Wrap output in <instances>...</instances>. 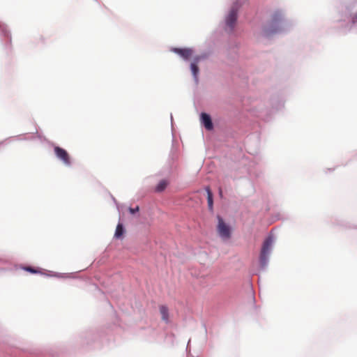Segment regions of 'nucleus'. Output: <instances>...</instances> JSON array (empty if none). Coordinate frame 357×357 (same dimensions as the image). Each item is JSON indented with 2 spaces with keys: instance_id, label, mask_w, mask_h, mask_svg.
Here are the masks:
<instances>
[{
  "instance_id": "f257e3e1",
  "label": "nucleus",
  "mask_w": 357,
  "mask_h": 357,
  "mask_svg": "<svg viewBox=\"0 0 357 357\" xmlns=\"http://www.w3.org/2000/svg\"><path fill=\"white\" fill-rule=\"evenodd\" d=\"M114 316L112 323L86 327L77 332L66 345L50 349L58 351L60 357L71 352L86 354L101 350L109 345L112 333L122 327L121 320L116 312H114Z\"/></svg>"
},
{
  "instance_id": "423d86ee",
  "label": "nucleus",
  "mask_w": 357,
  "mask_h": 357,
  "mask_svg": "<svg viewBox=\"0 0 357 357\" xmlns=\"http://www.w3.org/2000/svg\"><path fill=\"white\" fill-rule=\"evenodd\" d=\"M0 349L10 353L11 357H60L59 351L54 349L29 351L16 347L14 337L1 328Z\"/></svg>"
},
{
  "instance_id": "f8f14e48",
  "label": "nucleus",
  "mask_w": 357,
  "mask_h": 357,
  "mask_svg": "<svg viewBox=\"0 0 357 357\" xmlns=\"http://www.w3.org/2000/svg\"><path fill=\"white\" fill-rule=\"evenodd\" d=\"M0 45L8 60H11L14 56L10 29L6 24L0 23Z\"/></svg>"
},
{
  "instance_id": "6e6552de",
  "label": "nucleus",
  "mask_w": 357,
  "mask_h": 357,
  "mask_svg": "<svg viewBox=\"0 0 357 357\" xmlns=\"http://www.w3.org/2000/svg\"><path fill=\"white\" fill-rule=\"evenodd\" d=\"M274 230L275 228L268 232L262 241L258 258L257 268L259 271H264L268 266L271 255L277 240Z\"/></svg>"
},
{
  "instance_id": "0eeeda50",
  "label": "nucleus",
  "mask_w": 357,
  "mask_h": 357,
  "mask_svg": "<svg viewBox=\"0 0 357 357\" xmlns=\"http://www.w3.org/2000/svg\"><path fill=\"white\" fill-rule=\"evenodd\" d=\"M285 102L284 89L280 90L272 93L270 96L268 100L270 108L256 107L254 109V114L260 120L264 122H269L273 120L276 113L284 109Z\"/></svg>"
},
{
  "instance_id": "c85d7f7f",
  "label": "nucleus",
  "mask_w": 357,
  "mask_h": 357,
  "mask_svg": "<svg viewBox=\"0 0 357 357\" xmlns=\"http://www.w3.org/2000/svg\"><path fill=\"white\" fill-rule=\"evenodd\" d=\"M110 197L115 206L116 204H119V202L117 201V199L111 193H110Z\"/></svg>"
},
{
  "instance_id": "f3484780",
  "label": "nucleus",
  "mask_w": 357,
  "mask_h": 357,
  "mask_svg": "<svg viewBox=\"0 0 357 357\" xmlns=\"http://www.w3.org/2000/svg\"><path fill=\"white\" fill-rule=\"evenodd\" d=\"M203 190L206 193V199L207 202V208L209 213L212 215L215 214L213 194L209 185H204Z\"/></svg>"
},
{
  "instance_id": "7c9ffc66",
  "label": "nucleus",
  "mask_w": 357,
  "mask_h": 357,
  "mask_svg": "<svg viewBox=\"0 0 357 357\" xmlns=\"http://www.w3.org/2000/svg\"><path fill=\"white\" fill-rule=\"evenodd\" d=\"M170 119H171V127H172V129L173 130L174 121L173 115L172 113L170 114Z\"/></svg>"
},
{
  "instance_id": "f704fd0d",
  "label": "nucleus",
  "mask_w": 357,
  "mask_h": 357,
  "mask_svg": "<svg viewBox=\"0 0 357 357\" xmlns=\"http://www.w3.org/2000/svg\"><path fill=\"white\" fill-rule=\"evenodd\" d=\"M4 271V268L0 267V271Z\"/></svg>"
},
{
  "instance_id": "aec40b11",
  "label": "nucleus",
  "mask_w": 357,
  "mask_h": 357,
  "mask_svg": "<svg viewBox=\"0 0 357 357\" xmlns=\"http://www.w3.org/2000/svg\"><path fill=\"white\" fill-rule=\"evenodd\" d=\"M159 312L161 317V320L169 326L174 325V322L170 319V313L168 306L166 304L159 305Z\"/></svg>"
},
{
  "instance_id": "cd10ccee",
  "label": "nucleus",
  "mask_w": 357,
  "mask_h": 357,
  "mask_svg": "<svg viewBox=\"0 0 357 357\" xmlns=\"http://www.w3.org/2000/svg\"><path fill=\"white\" fill-rule=\"evenodd\" d=\"M115 206L116 208V210L119 212V217L121 215L123 218L121 211L125 208V206H126L125 204L119 202V204H116Z\"/></svg>"
},
{
  "instance_id": "a878e982",
  "label": "nucleus",
  "mask_w": 357,
  "mask_h": 357,
  "mask_svg": "<svg viewBox=\"0 0 357 357\" xmlns=\"http://www.w3.org/2000/svg\"><path fill=\"white\" fill-rule=\"evenodd\" d=\"M287 218H283L280 213H273L271 216V221L275 222L278 220H285Z\"/></svg>"
},
{
  "instance_id": "9d476101",
  "label": "nucleus",
  "mask_w": 357,
  "mask_h": 357,
  "mask_svg": "<svg viewBox=\"0 0 357 357\" xmlns=\"http://www.w3.org/2000/svg\"><path fill=\"white\" fill-rule=\"evenodd\" d=\"M214 54L213 49L210 48L208 46L206 50L202 51L199 54H197L195 50L193 60L189 65V71L196 87L198 86L200 82L201 70L199 66V63L208 59Z\"/></svg>"
},
{
  "instance_id": "f03ea898",
  "label": "nucleus",
  "mask_w": 357,
  "mask_h": 357,
  "mask_svg": "<svg viewBox=\"0 0 357 357\" xmlns=\"http://www.w3.org/2000/svg\"><path fill=\"white\" fill-rule=\"evenodd\" d=\"M248 0H234L225 11L223 18L211 33L208 46L215 54L228 53L238 49L239 45L231 37L234 33L236 24L244 5Z\"/></svg>"
},
{
  "instance_id": "72a5a7b5",
  "label": "nucleus",
  "mask_w": 357,
  "mask_h": 357,
  "mask_svg": "<svg viewBox=\"0 0 357 357\" xmlns=\"http://www.w3.org/2000/svg\"><path fill=\"white\" fill-rule=\"evenodd\" d=\"M252 300H253L254 305H255V307H256L257 306L255 305V297H253V298H252Z\"/></svg>"
},
{
  "instance_id": "39448f33",
  "label": "nucleus",
  "mask_w": 357,
  "mask_h": 357,
  "mask_svg": "<svg viewBox=\"0 0 357 357\" xmlns=\"http://www.w3.org/2000/svg\"><path fill=\"white\" fill-rule=\"evenodd\" d=\"M293 26V21L286 17L284 10L277 8L271 14L267 22L261 24L260 35L262 38L269 40L275 36L288 33Z\"/></svg>"
},
{
  "instance_id": "9b49d317",
  "label": "nucleus",
  "mask_w": 357,
  "mask_h": 357,
  "mask_svg": "<svg viewBox=\"0 0 357 357\" xmlns=\"http://www.w3.org/2000/svg\"><path fill=\"white\" fill-rule=\"evenodd\" d=\"M175 169L173 165L169 162L155 174V176H164L155 184V192H162L170 185L172 181L175 179Z\"/></svg>"
},
{
  "instance_id": "393cba45",
  "label": "nucleus",
  "mask_w": 357,
  "mask_h": 357,
  "mask_svg": "<svg viewBox=\"0 0 357 357\" xmlns=\"http://www.w3.org/2000/svg\"><path fill=\"white\" fill-rule=\"evenodd\" d=\"M31 134H32L31 137H34L35 138L37 137L40 141L45 142L47 145H48V142H52L51 140L46 138L43 134L38 133V132H35Z\"/></svg>"
},
{
  "instance_id": "ddd939ff",
  "label": "nucleus",
  "mask_w": 357,
  "mask_h": 357,
  "mask_svg": "<svg viewBox=\"0 0 357 357\" xmlns=\"http://www.w3.org/2000/svg\"><path fill=\"white\" fill-rule=\"evenodd\" d=\"M48 146L52 148L54 157L66 167H72L73 159L69 152L54 142H48Z\"/></svg>"
},
{
  "instance_id": "4468645a",
  "label": "nucleus",
  "mask_w": 357,
  "mask_h": 357,
  "mask_svg": "<svg viewBox=\"0 0 357 357\" xmlns=\"http://www.w3.org/2000/svg\"><path fill=\"white\" fill-rule=\"evenodd\" d=\"M169 52L176 54L184 62L188 63V66L193 60L195 47L186 46H171Z\"/></svg>"
},
{
  "instance_id": "bb28decb",
  "label": "nucleus",
  "mask_w": 357,
  "mask_h": 357,
  "mask_svg": "<svg viewBox=\"0 0 357 357\" xmlns=\"http://www.w3.org/2000/svg\"><path fill=\"white\" fill-rule=\"evenodd\" d=\"M166 340L167 342H170L172 345L174 344V341L176 340V336L173 333H168L166 335Z\"/></svg>"
},
{
  "instance_id": "a211bd4d",
  "label": "nucleus",
  "mask_w": 357,
  "mask_h": 357,
  "mask_svg": "<svg viewBox=\"0 0 357 357\" xmlns=\"http://www.w3.org/2000/svg\"><path fill=\"white\" fill-rule=\"evenodd\" d=\"M44 276L46 278H56L57 279H75V273H59L50 270H45Z\"/></svg>"
},
{
  "instance_id": "c756f323",
  "label": "nucleus",
  "mask_w": 357,
  "mask_h": 357,
  "mask_svg": "<svg viewBox=\"0 0 357 357\" xmlns=\"http://www.w3.org/2000/svg\"><path fill=\"white\" fill-rule=\"evenodd\" d=\"M335 167H333V168H327L325 170V173L326 174H328V173H331V172H333L334 170H335Z\"/></svg>"
},
{
  "instance_id": "2f4dec72",
  "label": "nucleus",
  "mask_w": 357,
  "mask_h": 357,
  "mask_svg": "<svg viewBox=\"0 0 357 357\" xmlns=\"http://www.w3.org/2000/svg\"><path fill=\"white\" fill-rule=\"evenodd\" d=\"M202 326L204 328L206 335H207L208 331H207L206 324L204 321H202Z\"/></svg>"
},
{
  "instance_id": "7ed1b4c3",
  "label": "nucleus",
  "mask_w": 357,
  "mask_h": 357,
  "mask_svg": "<svg viewBox=\"0 0 357 357\" xmlns=\"http://www.w3.org/2000/svg\"><path fill=\"white\" fill-rule=\"evenodd\" d=\"M201 106L199 100H194V107L199 114L201 127L208 131H215L217 140L222 146L242 151V135L237 130L236 126L223 117L212 118L211 115L206 111L199 112Z\"/></svg>"
},
{
  "instance_id": "dca6fc26",
  "label": "nucleus",
  "mask_w": 357,
  "mask_h": 357,
  "mask_svg": "<svg viewBox=\"0 0 357 357\" xmlns=\"http://www.w3.org/2000/svg\"><path fill=\"white\" fill-rule=\"evenodd\" d=\"M126 234L127 230L123 218L120 215L114 230L113 238L116 241H123L126 238Z\"/></svg>"
},
{
  "instance_id": "2eb2a0df",
  "label": "nucleus",
  "mask_w": 357,
  "mask_h": 357,
  "mask_svg": "<svg viewBox=\"0 0 357 357\" xmlns=\"http://www.w3.org/2000/svg\"><path fill=\"white\" fill-rule=\"evenodd\" d=\"M327 224L333 227H339L342 229H356L357 230V224L340 216H331L327 221Z\"/></svg>"
},
{
  "instance_id": "20e7f679",
  "label": "nucleus",
  "mask_w": 357,
  "mask_h": 357,
  "mask_svg": "<svg viewBox=\"0 0 357 357\" xmlns=\"http://www.w3.org/2000/svg\"><path fill=\"white\" fill-rule=\"evenodd\" d=\"M356 6L357 0H351L349 3L344 2L337 6L334 28L340 35L357 33V11L354 10Z\"/></svg>"
},
{
  "instance_id": "1a4fd4ad",
  "label": "nucleus",
  "mask_w": 357,
  "mask_h": 357,
  "mask_svg": "<svg viewBox=\"0 0 357 357\" xmlns=\"http://www.w3.org/2000/svg\"><path fill=\"white\" fill-rule=\"evenodd\" d=\"M215 231L216 236L225 243H229L234 235L235 226L229 220L227 219L220 213L215 215Z\"/></svg>"
},
{
  "instance_id": "5701e85b",
  "label": "nucleus",
  "mask_w": 357,
  "mask_h": 357,
  "mask_svg": "<svg viewBox=\"0 0 357 357\" xmlns=\"http://www.w3.org/2000/svg\"><path fill=\"white\" fill-rule=\"evenodd\" d=\"M130 303L133 309L137 310L139 312L143 310V304L139 295L135 294L130 301Z\"/></svg>"
},
{
  "instance_id": "412c9836",
  "label": "nucleus",
  "mask_w": 357,
  "mask_h": 357,
  "mask_svg": "<svg viewBox=\"0 0 357 357\" xmlns=\"http://www.w3.org/2000/svg\"><path fill=\"white\" fill-rule=\"evenodd\" d=\"M20 269L23 270L24 271L31 274V275H40L44 276V274H45V270L44 268H42L39 266H33L31 265L24 266L22 265L20 266Z\"/></svg>"
},
{
  "instance_id": "4be33fe9",
  "label": "nucleus",
  "mask_w": 357,
  "mask_h": 357,
  "mask_svg": "<svg viewBox=\"0 0 357 357\" xmlns=\"http://www.w3.org/2000/svg\"><path fill=\"white\" fill-rule=\"evenodd\" d=\"M95 279L96 282H93L92 279H89V284L94 286L96 291H98L100 294L105 296V291L99 286V284H100L102 287H105V282L102 280L101 276L98 275H95Z\"/></svg>"
},
{
  "instance_id": "b1692460",
  "label": "nucleus",
  "mask_w": 357,
  "mask_h": 357,
  "mask_svg": "<svg viewBox=\"0 0 357 357\" xmlns=\"http://www.w3.org/2000/svg\"><path fill=\"white\" fill-rule=\"evenodd\" d=\"M128 213L132 217L138 218L140 217V206L139 205H136L135 207H132L129 206L127 208Z\"/></svg>"
},
{
  "instance_id": "6ab92c4d",
  "label": "nucleus",
  "mask_w": 357,
  "mask_h": 357,
  "mask_svg": "<svg viewBox=\"0 0 357 357\" xmlns=\"http://www.w3.org/2000/svg\"><path fill=\"white\" fill-rule=\"evenodd\" d=\"M27 133H23L20 134L15 136L8 137L3 140L0 141V147L3 146H6L12 142H13L15 140L17 141H26V140H33L35 139L34 137H26Z\"/></svg>"
},
{
  "instance_id": "473e14b6",
  "label": "nucleus",
  "mask_w": 357,
  "mask_h": 357,
  "mask_svg": "<svg viewBox=\"0 0 357 357\" xmlns=\"http://www.w3.org/2000/svg\"><path fill=\"white\" fill-rule=\"evenodd\" d=\"M242 78H243V79H247V78H248V76H247L246 75H245V74H243V75H242Z\"/></svg>"
}]
</instances>
